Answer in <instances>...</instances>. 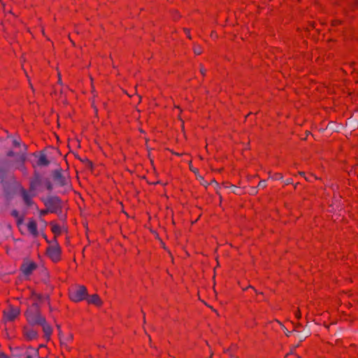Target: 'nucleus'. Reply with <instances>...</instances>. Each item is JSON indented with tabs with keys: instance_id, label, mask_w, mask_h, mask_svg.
<instances>
[{
	"instance_id": "obj_1",
	"label": "nucleus",
	"mask_w": 358,
	"mask_h": 358,
	"mask_svg": "<svg viewBox=\"0 0 358 358\" xmlns=\"http://www.w3.org/2000/svg\"><path fill=\"white\" fill-rule=\"evenodd\" d=\"M27 321L31 325H40L45 322V318L41 314L39 305L37 303H33L31 308H29L25 313Z\"/></svg>"
},
{
	"instance_id": "obj_2",
	"label": "nucleus",
	"mask_w": 358,
	"mask_h": 358,
	"mask_svg": "<svg viewBox=\"0 0 358 358\" xmlns=\"http://www.w3.org/2000/svg\"><path fill=\"white\" fill-rule=\"evenodd\" d=\"M13 356L16 358L38 357V350L30 346L16 347L12 349Z\"/></svg>"
},
{
	"instance_id": "obj_3",
	"label": "nucleus",
	"mask_w": 358,
	"mask_h": 358,
	"mask_svg": "<svg viewBox=\"0 0 358 358\" xmlns=\"http://www.w3.org/2000/svg\"><path fill=\"white\" fill-rule=\"evenodd\" d=\"M45 206L50 213H57L62 208V201L57 196H50L43 200Z\"/></svg>"
},
{
	"instance_id": "obj_4",
	"label": "nucleus",
	"mask_w": 358,
	"mask_h": 358,
	"mask_svg": "<svg viewBox=\"0 0 358 358\" xmlns=\"http://www.w3.org/2000/svg\"><path fill=\"white\" fill-rule=\"evenodd\" d=\"M52 177L57 186H68L69 182L68 176L61 168L54 170L52 172Z\"/></svg>"
},
{
	"instance_id": "obj_5",
	"label": "nucleus",
	"mask_w": 358,
	"mask_h": 358,
	"mask_svg": "<svg viewBox=\"0 0 358 358\" xmlns=\"http://www.w3.org/2000/svg\"><path fill=\"white\" fill-rule=\"evenodd\" d=\"M8 157H16L15 162L13 164H8L7 166L9 168H13L15 169H20L23 168L24 163L26 160L25 153L15 154L13 151L10 150L7 152Z\"/></svg>"
},
{
	"instance_id": "obj_6",
	"label": "nucleus",
	"mask_w": 358,
	"mask_h": 358,
	"mask_svg": "<svg viewBox=\"0 0 358 358\" xmlns=\"http://www.w3.org/2000/svg\"><path fill=\"white\" fill-rule=\"evenodd\" d=\"M87 296V288L85 286H79L70 293V298L75 302H78L86 299Z\"/></svg>"
},
{
	"instance_id": "obj_7",
	"label": "nucleus",
	"mask_w": 358,
	"mask_h": 358,
	"mask_svg": "<svg viewBox=\"0 0 358 358\" xmlns=\"http://www.w3.org/2000/svg\"><path fill=\"white\" fill-rule=\"evenodd\" d=\"M55 241H56L55 240ZM47 253L48 257L53 261L57 262L60 259V248L59 247L57 242L53 245H50L47 249Z\"/></svg>"
},
{
	"instance_id": "obj_8",
	"label": "nucleus",
	"mask_w": 358,
	"mask_h": 358,
	"mask_svg": "<svg viewBox=\"0 0 358 358\" xmlns=\"http://www.w3.org/2000/svg\"><path fill=\"white\" fill-rule=\"evenodd\" d=\"M20 312L19 308L10 306L7 311H3L4 317L6 320L12 321L18 316Z\"/></svg>"
},
{
	"instance_id": "obj_9",
	"label": "nucleus",
	"mask_w": 358,
	"mask_h": 358,
	"mask_svg": "<svg viewBox=\"0 0 358 358\" xmlns=\"http://www.w3.org/2000/svg\"><path fill=\"white\" fill-rule=\"evenodd\" d=\"M36 268V264L29 262H24L20 267L22 273L27 276L29 275Z\"/></svg>"
},
{
	"instance_id": "obj_10",
	"label": "nucleus",
	"mask_w": 358,
	"mask_h": 358,
	"mask_svg": "<svg viewBox=\"0 0 358 358\" xmlns=\"http://www.w3.org/2000/svg\"><path fill=\"white\" fill-rule=\"evenodd\" d=\"M42 177L39 173L35 172L34 177L30 180V191H34L42 184Z\"/></svg>"
},
{
	"instance_id": "obj_11",
	"label": "nucleus",
	"mask_w": 358,
	"mask_h": 358,
	"mask_svg": "<svg viewBox=\"0 0 358 358\" xmlns=\"http://www.w3.org/2000/svg\"><path fill=\"white\" fill-rule=\"evenodd\" d=\"M27 229L30 234L33 235L34 237H36L38 235V232L37 230V224L34 220H30L29 221L27 224Z\"/></svg>"
},
{
	"instance_id": "obj_12",
	"label": "nucleus",
	"mask_w": 358,
	"mask_h": 358,
	"mask_svg": "<svg viewBox=\"0 0 358 358\" xmlns=\"http://www.w3.org/2000/svg\"><path fill=\"white\" fill-rule=\"evenodd\" d=\"M22 196L24 202L25 204L28 206H31L33 204V201L31 199L32 196L34 195H30L25 189H22Z\"/></svg>"
},
{
	"instance_id": "obj_13",
	"label": "nucleus",
	"mask_w": 358,
	"mask_h": 358,
	"mask_svg": "<svg viewBox=\"0 0 358 358\" xmlns=\"http://www.w3.org/2000/svg\"><path fill=\"white\" fill-rule=\"evenodd\" d=\"M31 296L34 299V303H37L38 304L39 301H42L43 300H48L49 296L48 295H41L39 294H37L34 292H32Z\"/></svg>"
},
{
	"instance_id": "obj_14",
	"label": "nucleus",
	"mask_w": 358,
	"mask_h": 358,
	"mask_svg": "<svg viewBox=\"0 0 358 358\" xmlns=\"http://www.w3.org/2000/svg\"><path fill=\"white\" fill-rule=\"evenodd\" d=\"M37 164L39 166H47L50 164V162L48 160L45 155L44 153H41L38 157Z\"/></svg>"
},
{
	"instance_id": "obj_15",
	"label": "nucleus",
	"mask_w": 358,
	"mask_h": 358,
	"mask_svg": "<svg viewBox=\"0 0 358 358\" xmlns=\"http://www.w3.org/2000/svg\"><path fill=\"white\" fill-rule=\"evenodd\" d=\"M40 325L43 327V330L44 331L45 336L47 337H50V336L52 334V329L46 322V320H45V322L40 324Z\"/></svg>"
},
{
	"instance_id": "obj_16",
	"label": "nucleus",
	"mask_w": 358,
	"mask_h": 358,
	"mask_svg": "<svg viewBox=\"0 0 358 358\" xmlns=\"http://www.w3.org/2000/svg\"><path fill=\"white\" fill-rule=\"evenodd\" d=\"M24 335L28 339L32 340L36 338L37 332L33 329H28L24 331Z\"/></svg>"
},
{
	"instance_id": "obj_17",
	"label": "nucleus",
	"mask_w": 358,
	"mask_h": 358,
	"mask_svg": "<svg viewBox=\"0 0 358 358\" xmlns=\"http://www.w3.org/2000/svg\"><path fill=\"white\" fill-rule=\"evenodd\" d=\"M87 301L90 303H93L97 306L101 304V301L97 294H94L87 299Z\"/></svg>"
},
{
	"instance_id": "obj_18",
	"label": "nucleus",
	"mask_w": 358,
	"mask_h": 358,
	"mask_svg": "<svg viewBox=\"0 0 358 358\" xmlns=\"http://www.w3.org/2000/svg\"><path fill=\"white\" fill-rule=\"evenodd\" d=\"M298 327H301V324H298L295 326L293 331H294L296 334V336L299 338V341L301 342L303 341V340H305L307 337L305 336V335L302 333V332H299L296 330V328Z\"/></svg>"
},
{
	"instance_id": "obj_19",
	"label": "nucleus",
	"mask_w": 358,
	"mask_h": 358,
	"mask_svg": "<svg viewBox=\"0 0 358 358\" xmlns=\"http://www.w3.org/2000/svg\"><path fill=\"white\" fill-rule=\"evenodd\" d=\"M73 339V335L72 334H69L68 336H62V337L60 336V342H61V344L62 345H66V343L69 342V341H72Z\"/></svg>"
},
{
	"instance_id": "obj_20",
	"label": "nucleus",
	"mask_w": 358,
	"mask_h": 358,
	"mask_svg": "<svg viewBox=\"0 0 358 358\" xmlns=\"http://www.w3.org/2000/svg\"><path fill=\"white\" fill-rule=\"evenodd\" d=\"M50 224L52 225V231L55 234L59 235L61 234L62 229L58 224H53V223H51Z\"/></svg>"
},
{
	"instance_id": "obj_21",
	"label": "nucleus",
	"mask_w": 358,
	"mask_h": 358,
	"mask_svg": "<svg viewBox=\"0 0 358 358\" xmlns=\"http://www.w3.org/2000/svg\"><path fill=\"white\" fill-rule=\"evenodd\" d=\"M6 176V170L4 166L0 164V182H2Z\"/></svg>"
},
{
	"instance_id": "obj_22",
	"label": "nucleus",
	"mask_w": 358,
	"mask_h": 358,
	"mask_svg": "<svg viewBox=\"0 0 358 358\" xmlns=\"http://www.w3.org/2000/svg\"><path fill=\"white\" fill-rule=\"evenodd\" d=\"M12 216L17 219V222H22V217L20 216L19 212L17 210H13L11 212Z\"/></svg>"
},
{
	"instance_id": "obj_23",
	"label": "nucleus",
	"mask_w": 358,
	"mask_h": 358,
	"mask_svg": "<svg viewBox=\"0 0 358 358\" xmlns=\"http://www.w3.org/2000/svg\"><path fill=\"white\" fill-rule=\"evenodd\" d=\"M44 183H45V185L47 188L48 190L49 191H52L53 189V185L52 183L50 181L49 179L46 178L45 180H44Z\"/></svg>"
},
{
	"instance_id": "obj_24",
	"label": "nucleus",
	"mask_w": 358,
	"mask_h": 358,
	"mask_svg": "<svg viewBox=\"0 0 358 358\" xmlns=\"http://www.w3.org/2000/svg\"><path fill=\"white\" fill-rule=\"evenodd\" d=\"M328 127L334 131H338L339 129L341 127V125H338L335 127V124L334 122H330L328 124Z\"/></svg>"
},
{
	"instance_id": "obj_25",
	"label": "nucleus",
	"mask_w": 358,
	"mask_h": 358,
	"mask_svg": "<svg viewBox=\"0 0 358 358\" xmlns=\"http://www.w3.org/2000/svg\"><path fill=\"white\" fill-rule=\"evenodd\" d=\"M224 188H231V192L235 193V194H239L240 193L238 192V187L236 186V185H230L229 187L228 186H224Z\"/></svg>"
},
{
	"instance_id": "obj_26",
	"label": "nucleus",
	"mask_w": 358,
	"mask_h": 358,
	"mask_svg": "<svg viewBox=\"0 0 358 358\" xmlns=\"http://www.w3.org/2000/svg\"><path fill=\"white\" fill-rule=\"evenodd\" d=\"M194 52L196 55H200L202 52L201 48L199 45H195L194 48Z\"/></svg>"
},
{
	"instance_id": "obj_27",
	"label": "nucleus",
	"mask_w": 358,
	"mask_h": 358,
	"mask_svg": "<svg viewBox=\"0 0 358 358\" xmlns=\"http://www.w3.org/2000/svg\"><path fill=\"white\" fill-rule=\"evenodd\" d=\"M196 178H197V179H199L200 180L201 183L203 185L206 186L208 185V183L205 181V180L203 178V176H201L200 174L198 175V176Z\"/></svg>"
},
{
	"instance_id": "obj_28",
	"label": "nucleus",
	"mask_w": 358,
	"mask_h": 358,
	"mask_svg": "<svg viewBox=\"0 0 358 358\" xmlns=\"http://www.w3.org/2000/svg\"><path fill=\"white\" fill-rule=\"evenodd\" d=\"M302 333L305 335V336L308 337L310 335V329L307 327L303 329Z\"/></svg>"
},
{
	"instance_id": "obj_29",
	"label": "nucleus",
	"mask_w": 358,
	"mask_h": 358,
	"mask_svg": "<svg viewBox=\"0 0 358 358\" xmlns=\"http://www.w3.org/2000/svg\"><path fill=\"white\" fill-rule=\"evenodd\" d=\"M271 178H273L274 180H282L283 176L281 173H275Z\"/></svg>"
},
{
	"instance_id": "obj_30",
	"label": "nucleus",
	"mask_w": 358,
	"mask_h": 358,
	"mask_svg": "<svg viewBox=\"0 0 358 358\" xmlns=\"http://www.w3.org/2000/svg\"><path fill=\"white\" fill-rule=\"evenodd\" d=\"M266 186V182L264 180L259 181L257 187L264 188Z\"/></svg>"
},
{
	"instance_id": "obj_31",
	"label": "nucleus",
	"mask_w": 358,
	"mask_h": 358,
	"mask_svg": "<svg viewBox=\"0 0 358 358\" xmlns=\"http://www.w3.org/2000/svg\"><path fill=\"white\" fill-rule=\"evenodd\" d=\"M249 193L250 194H256L257 193V187H251Z\"/></svg>"
},
{
	"instance_id": "obj_32",
	"label": "nucleus",
	"mask_w": 358,
	"mask_h": 358,
	"mask_svg": "<svg viewBox=\"0 0 358 358\" xmlns=\"http://www.w3.org/2000/svg\"><path fill=\"white\" fill-rule=\"evenodd\" d=\"M189 169L190 170L195 173V175L196 176V177L198 176V175H199V170L196 168H194L192 166H189Z\"/></svg>"
},
{
	"instance_id": "obj_33",
	"label": "nucleus",
	"mask_w": 358,
	"mask_h": 358,
	"mask_svg": "<svg viewBox=\"0 0 358 358\" xmlns=\"http://www.w3.org/2000/svg\"><path fill=\"white\" fill-rule=\"evenodd\" d=\"M83 162H85L87 166H89V167H92V162L87 158H85V159H81Z\"/></svg>"
},
{
	"instance_id": "obj_34",
	"label": "nucleus",
	"mask_w": 358,
	"mask_h": 358,
	"mask_svg": "<svg viewBox=\"0 0 358 358\" xmlns=\"http://www.w3.org/2000/svg\"><path fill=\"white\" fill-rule=\"evenodd\" d=\"M13 145L15 146V147H18L20 145V142L17 140V139H13Z\"/></svg>"
},
{
	"instance_id": "obj_35",
	"label": "nucleus",
	"mask_w": 358,
	"mask_h": 358,
	"mask_svg": "<svg viewBox=\"0 0 358 358\" xmlns=\"http://www.w3.org/2000/svg\"><path fill=\"white\" fill-rule=\"evenodd\" d=\"M57 330H58V335H59V338H60V336H61V337H62L63 334H62V331H61V326H60V325H59V324H57Z\"/></svg>"
},
{
	"instance_id": "obj_36",
	"label": "nucleus",
	"mask_w": 358,
	"mask_h": 358,
	"mask_svg": "<svg viewBox=\"0 0 358 358\" xmlns=\"http://www.w3.org/2000/svg\"><path fill=\"white\" fill-rule=\"evenodd\" d=\"M284 328V331H285V334H286L287 336H289L292 332H294L293 331H288L286 328L283 327Z\"/></svg>"
},
{
	"instance_id": "obj_37",
	"label": "nucleus",
	"mask_w": 358,
	"mask_h": 358,
	"mask_svg": "<svg viewBox=\"0 0 358 358\" xmlns=\"http://www.w3.org/2000/svg\"><path fill=\"white\" fill-rule=\"evenodd\" d=\"M292 182V178H288V179H287L285 181V185H289V184H291Z\"/></svg>"
},
{
	"instance_id": "obj_38",
	"label": "nucleus",
	"mask_w": 358,
	"mask_h": 358,
	"mask_svg": "<svg viewBox=\"0 0 358 358\" xmlns=\"http://www.w3.org/2000/svg\"><path fill=\"white\" fill-rule=\"evenodd\" d=\"M184 30H185V33H186V35H187V36H188L189 38H191V36H190V34H189V29H185Z\"/></svg>"
},
{
	"instance_id": "obj_39",
	"label": "nucleus",
	"mask_w": 358,
	"mask_h": 358,
	"mask_svg": "<svg viewBox=\"0 0 358 358\" xmlns=\"http://www.w3.org/2000/svg\"><path fill=\"white\" fill-rule=\"evenodd\" d=\"M48 212H49L48 209H47V210H43L41 211L40 215H45Z\"/></svg>"
},
{
	"instance_id": "obj_40",
	"label": "nucleus",
	"mask_w": 358,
	"mask_h": 358,
	"mask_svg": "<svg viewBox=\"0 0 358 358\" xmlns=\"http://www.w3.org/2000/svg\"><path fill=\"white\" fill-rule=\"evenodd\" d=\"M295 315H296V317L298 319L301 318V313H300V311H299V310H297V311L296 312Z\"/></svg>"
},
{
	"instance_id": "obj_41",
	"label": "nucleus",
	"mask_w": 358,
	"mask_h": 358,
	"mask_svg": "<svg viewBox=\"0 0 358 358\" xmlns=\"http://www.w3.org/2000/svg\"><path fill=\"white\" fill-rule=\"evenodd\" d=\"M0 358H9L8 356H6L4 353L0 352Z\"/></svg>"
},
{
	"instance_id": "obj_42",
	"label": "nucleus",
	"mask_w": 358,
	"mask_h": 358,
	"mask_svg": "<svg viewBox=\"0 0 358 358\" xmlns=\"http://www.w3.org/2000/svg\"><path fill=\"white\" fill-rule=\"evenodd\" d=\"M23 148H24V152H22L21 153H25L26 154V151L27 150V145L24 144L23 145Z\"/></svg>"
},
{
	"instance_id": "obj_43",
	"label": "nucleus",
	"mask_w": 358,
	"mask_h": 358,
	"mask_svg": "<svg viewBox=\"0 0 358 358\" xmlns=\"http://www.w3.org/2000/svg\"><path fill=\"white\" fill-rule=\"evenodd\" d=\"M200 71H201V73L203 75H204V74H205V72H206V69H205L203 66H201V69H200Z\"/></svg>"
},
{
	"instance_id": "obj_44",
	"label": "nucleus",
	"mask_w": 358,
	"mask_h": 358,
	"mask_svg": "<svg viewBox=\"0 0 358 358\" xmlns=\"http://www.w3.org/2000/svg\"><path fill=\"white\" fill-rule=\"evenodd\" d=\"M250 287L253 289L257 293V290H255V289L252 286H250Z\"/></svg>"
},
{
	"instance_id": "obj_45",
	"label": "nucleus",
	"mask_w": 358,
	"mask_h": 358,
	"mask_svg": "<svg viewBox=\"0 0 358 358\" xmlns=\"http://www.w3.org/2000/svg\"><path fill=\"white\" fill-rule=\"evenodd\" d=\"M143 320H144V322H145V313H143Z\"/></svg>"
},
{
	"instance_id": "obj_46",
	"label": "nucleus",
	"mask_w": 358,
	"mask_h": 358,
	"mask_svg": "<svg viewBox=\"0 0 358 358\" xmlns=\"http://www.w3.org/2000/svg\"><path fill=\"white\" fill-rule=\"evenodd\" d=\"M212 182L215 183V185H217L215 180H212Z\"/></svg>"
},
{
	"instance_id": "obj_47",
	"label": "nucleus",
	"mask_w": 358,
	"mask_h": 358,
	"mask_svg": "<svg viewBox=\"0 0 358 358\" xmlns=\"http://www.w3.org/2000/svg\"><path fill=\"white\" fill-rule=\"evenodd\" d=\"M300 174H301V176H303V175H304V173H303V172H301V173H300Z\"/></svg>"
}]
</instances>
